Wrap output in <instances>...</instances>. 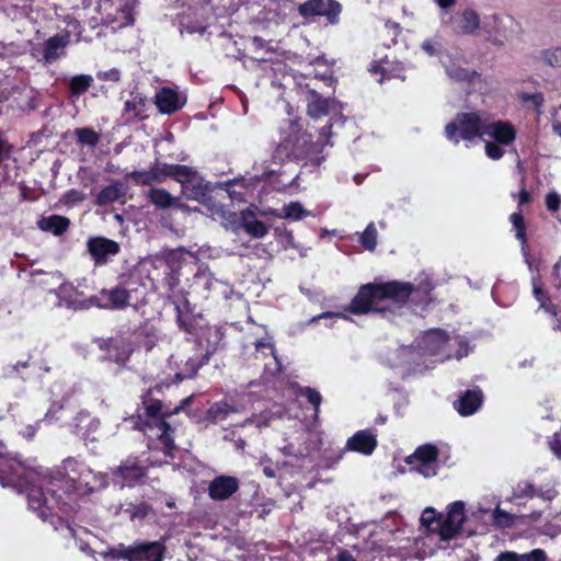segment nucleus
Instances as JSON below:
<instances>
[{"label":"nucleus","instance_id":"nucleus-51","mask_svg":"<svg viewBox=\"0 0 561 561\" xmlns=\"http://www.w3.org/2000/svg\"><path fill=\"white\" fill-rule=\"evenodd\" d=\"M520 561H546L547 556L542 549H534L530 552L519 554Z\"/></svg>","mask_w":561,"mask_h":561},{"label":"nucleus","instance_id":"nucleus-4","mask_svg":"<svg viewBox=\"0 0 561 561\" xmlns=\"http://www.w3.org/2000/svg\"><path fill=\"white\" fill-rule=\"evenodd\" d=\"M279 134L280 140L273 154L275 162L307 160L319 167L324 160V157H312L317 145L312 142L311 135L304 130L300 119H284L279 126Z\"/></svg>","mask_w":561,"mask_h":561},{"label":"nucleus","instance_id":"nucleus-30","mask_svg":"<svg viewBox=\"0 0 561 561\" xmlns=\"http://www.w3.org/2000/svg\"><path fill=\"white\" fill-rule=\"evenodd\" d=\"M69 219L59 215L42 217L37 222L41 230L51 232L55 236L62 234L69 228Z\"/></svg>","mask_w":561,"mask_h":561},{"label":"nucleus","instance_id":"nucleus-53","mask_svg":"<svg viewBox=\"0 0 561 561\" xmlns=\"http://www.w3.org/2000/svg\"><path fill=\"white\" fill-rule=\"evenodd\" d=\"M534 295H535V298L539 301L540 308H543L548 312L554 313V310H551L546 305V301L548 300V298L545 296L541 285L537 282H534Z\"/></svg>","mask_w":561,"mask_h":561},{"label":"nucleus","instance_id":"nucleus-24","mask_svg":"<svg viewBox=\"0 0 561 561\" xmlns=\"http://www.w3.org/2000/svg\"><path fill=\"white\" fill-rule=\"evenodd\" d=\"M483 401V393L480 389L467 390L459 399L455 402V409L462 416L472 415L481 407Z\"/></svg>","mask_w":561,"mask_h":561},{"label":"nucleus","instance_id":"nucleus-37","mask_svg":"<svg viewBox=\"0 0 561 561\" xmlns=\"http://www.w3.org/2000/svg\"><path fill=\"white\" fill-rule=\"evenodd\" d=\"M443 64L445 66L447 76L449 77V79L454 81H471L473 77L478 76L476 71H470L466 68L457 66L455 62L451 61V59H449L448 62L444 61Z\"/></svg>","mask_w":561,"mask_h":561},{"label":"nucleus","instance_id":"nucleus-57","mask_svg":"<svg viewBox=\"0 0 561 561\" xmlns=\"http://www.w3.org/2000/svg\"><path fill=\"white\" fill-rule=\"evenodd\" d=\"M66 199L71 203L82 202L84 199L83 193L77 190H70L65 195Z\"/></svg>","mask_w":561,"mask_h":561},{"label":"nucleus","instance_id":"nucleus-18","mask_svg":"<svg viewBox=\"0 0 561 561\" xmlns=\"http://www.w3.org/2000/svg\"><path fill=\"white\" fill-rule=\"evenodd\" d=\"M92 307L102 309L118 310L127 307L126 296L122 284L115 287L102 289L96 295L91 296Z\"/></svg>","mask_w":561,"mask_h":561},{"label":"nucleus","instance_id":"nucleus-60","mask_svg":"<svg viewBox=\"0 0 561 561\" xmlns=\"http://www.w3.org/2000/svg\"><path fill=\"white\" fill-rule=\"evenodd\" d=\"M329 318H340V319H348V317L344 313L339 312H323L317 317L310 319V322H314L319 319H329Z\"/></svg>","mask_w":561,"mask_h":561},{"label":"nucleus","instance_id":"nucleus-59","mask_svg":"<svg viewBox=\"0 0 561 561\" xmlns=\"http://www.w3.org/2000/svg\"><path fill=\"white\" fill-rule=\"evenodd\" d=\"M496 561H520L519 553L513 551L502 552L497 556Z\"/></svg>","mask_w":561,"mask_h":561},{"label":"nucleus","instance_id":"nucleus-47","mask_svg":"<svg viewBox=\"0 0 561 561\" xmlns=\"http://www.w3.org/2000/svg\"><path fill=\"white\" fill-rule=\"evenodd\" d=\"M542 59L551 67H561V48H552L543 51Z\"/></svg>","mask_w":561,"mask_h":561},{"label":"nucleus","instance_id":"nucleus-43","mask_svg":"<svg viewBox=\"0 0 561 561\" xmlns=\"http://www.w3.org/2000/svg\"><path fill=\"white\" fill-rule=\"evenodd\" d=\"M442 514L437 513L432 507H427L423 511L420 520L423 526L438 533V523L442 522Z\"/></svg>","mask_w":561,"mask_h":561},{"label":"nucleus","instance_id":"nucleus-3","mask_svg":"<svg viewBox=\"0 0 561 561\" xmlns=\"http://www.w3.org/2000/svg\"><path fill=\"white\" fill-rule=\"evenodd\" d=\"M450 337L440 329H432L426 331L416 339L415 344L412 346H404L398 350V356L413 362L415 366L425 365L427 362L431 364L442 363L454 356L450 352ZM460 346H466L463 351H458L455 354L456 358H462L468 355L467 343L459 337L454 340Z\"/></svg>","mask_w":561,"mask_h":561},{"label":"nucleus","instance_id":"nucleus-48","mask_svg":"<svg viewBox=\"0 0 561 561\" xmlns=\"http://www.w3.org/2000/svg\"><path fill=\"white\" fill-rule=\"evenodd\" d=\"M493 520L496 525L501 527L511 526L514 522V517L512 514L496 507L493 512Z\"/></svg>","mask_w":561,"mask_h":561},{"label":"nucleus","instance_id":"nucleus-19","mask_svg":"<svg viewBox=\"0 0 561 561\" xmlns=\"http://www.w3.org/2000/svg\"><path fill=\"white\" fill-rule=\"evenodd\" d=\"M186 103V96L175 89L162 88L154 96V104L162 114H173Z\"/></svg>","mask_w":561,"mask_h":561},{"label":"nucleus","instance_id":"nucleus-61","mask_svg":"<svg viewBox=\"0 0 561 561\" xmlns=\"http://www.w3.org/2000/svg\"><path fill=\"white\" fill-rule=\"evenodd\" d=\"M284 241L286 242L285 248H293L298 249V245L296 244L294 240V234L291 231H285L283 234Z\"/></svg>","mask_w":561,"mask_h":561},{"label":"nucleus","instance_id":"nucleus-6","mask_svg":"<svg viewBox=\"0 0 561 561\" xmlns=\"http://www.w3.org/2000/svg\"><path fill=\"white\" fill-rule=\"evenodd\" d=\"M222 340V333L217 328H207L203 337H198L190 354H174L169 359V365L174 367L175 381L192 378L197 370L208 363Z\"/></svg>","mask_w":561,"mask_h":561},{"label":"nucleus","instance_id":"nucleus-26","mask_svg":"<svg viewBox=\"0 0 561 561\" xmlns=\"http://www.w3.org/2000/svg\"><path fill=\"white\" fill-rule=\"evenodd\" d=\"M455 32L461 35H471L480 26V16L472 9H466L454 16Z\"/></svg>","mask_w":561,"mask_h":561},{"label":"nucleus","instance_id":"nucleus-12","mask_svg":"<svg viewBox=\"0 0 561 561\" xmlns=\"http://www.w3.org/2000/svg\"><path fill=\"white\" fill-rule=\"evenodd\" d=\"M49 295L55 297L53 301L54 307H65L73 310H84L92 307L91 297L84 298L72 284L62 283L55 290H50Z\"/></svg>","mask_w":561,"mask_h":561},{"label":"nucleus","instance_id":"nucleus-1","mask_svg":"<svg viewBox=\"0 0 561 561\" xmlns=\"http://www.w3.org/2000/svg\"><path fill=\"white\" fill-rule=\"evenodd\" d=\"M107 483V474L93 471L77 458L65 459L54 473L44 472L42 468L7 453L0 443V484L25 492L28 507L37 512L43 520L59 506L57 491L51 490L48 496L43 492L44 485H58L66 493L88 495Z\"/></svg>","mask_w":561,"mask_h":561},{"label":"nucleus","instance_id":"nucleus-46","mask_svg":"<svg viewBox=\"0 0 561 561\" xmlns=\"http://www.w3.org/2000/svg\"><path fill=\"white\" fill-rule=\"evenodd\" d=\"M299 394L306 397L307 400L313 405L316 416L319 413L320 404L322 402V397L319 391L313 388L305 387L299 390Z\"/></svg>","mask_w":561,"mask_h":561},{"label":"nucleus","instance_id":"nucleus-38","mask_svg":"<svg viewBox=\"0 0 561 561\" xmlns=\"http://www.w3.org/2000/svg\"><path fill=\"white\" fill-rule=\"evenodd\" d=\"M307 111L313 118L327 115L329 113V101L316 93H312L308 102Z\"/></svg>","mask_w":561,"mask_h":561},{"label":"nucleus","instance_id":"nucleus-25","mask_svg":"<svg viewBox=\"0 0 561 561\" xmlns=\"http://www.w3.org/2000/svg\"><path fill=\"white\" fill-rule=\"evenodd\" d=\"M147 98L138 90L129 92L124 104V113L128 119H144L147 117Z\"/></svg>","mask_w":561,"mask_h":561},{"label":"nucleus","instance_id":"nucleus-44","mask_svg":"<svg viewBox=\"0 0 561 561\" xmlns=\"http://www.w3.org/2000/svg\"><path fill=\"white\" fill-rule=\"evenodd\" d=\"M255 352L257 354H262L263 357H265L266 355H272L275 362L278 364V358L275 354L274 343L272 341V337L267 333L263 339L257 340L255 342Z\"/></svg>","mask_w":561,"mask_h":561},{"label":"nucleus","instance_id":"nucleus-62","mask_svg":"<svg viewBox=\"0 0 561 561\" xmlns=\"http://www.w3.org/2000/svg\"><path fill=\"white\" fill-rule=\"evenodd\" d=\"M148 511H149L148 505L145 503H141L135 507V511L131 513V517L134 518L137 516H145V515H147Z\"/></svg>","mask_w":561,"mask_h":561},{"label":"nucleus","instance_id":"nucleus-32","mask_svg":"<svg viewBox=\"0 0 561 561\" xmlns=\"http://www.w3.org/2000/svg\"><path fill=\"white\" fill-rule=\"evenodd\" d=\"M516 499L539 496L547 501H551L556 496V491L550 489L547 491L537 490L531 483L527 481L519 482L513 491Z\"/></svg>","mask_w":561,"mask_h":561},{"label":"nucleus","instance_id":"nucleus-54","mask_svg":"<svg viewBox=\"0 0 561 561\" xmlns=\"http://www.w3.org/2000/svg\"><path fill=\"white\" fill-rule=\"evenodd\" d=\"M561 199L556 192H550L546 196V206L550 211H557L560 208Z\"/></svg>","mask_w":561,"mask_h":561},{"label":"nucleus","instance_id":"nucleus-8","mask_svg":"<svg viewBox=\"0 0 561 561\" xmlns=\"http://www.w3.org/2000/svg\"><path fill=\"white\" fill-rule=\"evenodd\" d=\"M485 122L486 115L483 113H459L446 125L445 135L456 145L460 139L466 141H472L476 138L484 139Z\"/></svg>","mask_w":561,"mask_h":561},{"label":"nucleus","instance_id":"nucleus-63","mask_svg":"<svg viewBox=\"0 0 561 561\" xmlns=\"http://www.w3.org/2000/svg\"><path fill=\"white\" fill-rule=\"evenodd\" d=\"M517 198H518L519 206H522V205L528 204L530 202V194L523 187L519 191Z\"/></svg>","mask_w":561,"mask_h":561},{"label":"nucleus","instance_id":"nucleus-39","mask_svg":"<svg viewBox=\"0 0 561 561\" xmlns=\"http://www.w3.org/2000/svg\"><path fill=\"white\" fill-rule=\"evenodd\" d=\"M239 412V409L228 401H220L213 404L208 414L214 420H225L229 414Z\"/></svg>","mask_w":561,"mask_h":561},{"label":"nucleus","instance_id":"nucleus-52","mask_svg":"<svg viewBox=\"0 0 561 561\" xmlns=\"http://www.w3.org/2000/svg\"><path fill=\"white\" fill-rule=\"evenodd\" d=\"M520 99L524 101V102H527V101H530L537 113L540 114L541 113V110L540 107L542 106L543 104V95L541 93H535V94H528V93H523Z\"/></svg>","mask_w":561,"mask_h":561},{"label":"nucleus","instance_id":"nucleus-40","mask_svg":"<svg viewBox=\"0 0 561 561\" xmlns=\"http://www.w3.org/2000/svg\"><path fill=\"white\" fill-rule=\"evenodd\" d=\"M179 276L175 273L174 267H172V272L164 278L163 285L168 289V297L172 299L174 304L183 297L182 290L179 289Z\"/></svg>","mask_w":561,"mask_h":561},{"label":"nucleus","instance_id":"nucleus-41","mask_svg":"<svg viewBox=\"0 0 561 561\" xmlns=\"http://www.w3.org/2000/svg\"><path fill=\"white\" fill-rule=\"evenodd\" d=\"M377 229L374 222H369L359 234L358 242L367 250L374 251L377 247Z\"/></svg>","mask_w":561,"mask_h":561},{"label":"nucleus","instance_id":"nucleus-58","mask_svg":"<svg viewBox=\"0 0 561 561\" xmlns=\"http://www.w3.org/2000/svg\"><path fill=\"white\" fill-rule=\"evenodd\" d=\"M280 451L284 456H288V457H301L305 455L302 451L296 450L291 444H288V445L282 447Z\"/></svg>","mask_w":561,"mask_h":561},{"label":"nucleus","instance_id":"nucleus-16","mask_svg":"<svg viewBox=\"0 0 561 561\" xmlns=\"http://www.w3.org/2000/svg\"><path fill=\"white\" fill-rule=\"evenodd\" d=\"M146 473V467L142 461L128 458L121 463V466L112 469V480L114 484L124 486H131L138 483Z\"/></svg>","mask_w":561,"mask_h":561},{"label":"nucleus","instance_id":"nucleus-34","mask_svg":"<svg viewBox=\"0 0 561 561\" xmlns=\"http://www.w3.org/2000/svg\"><path fill=\"white\" fill-rule=\"evenodd\" d=\"M148 196L150 202L159 208H169L172 206L181 207L180 199L178 197H173L163 188H152Z\"/></svg>","mask_w":561,"mask_h":561},{"label":"nucleus","instance_id":"nucleus-7","mask_svg":"<svg viewBox=\"0 0 561 561\" xmlns=\"http://www.w3.org/2000/svg\"><path fill=\"white\" fill-rule=\"evenodd\" d=\"M517 130L508 121H489L486 117L484 127L485 154L491 160H500L505 154L504 147L514 144Z\"/></svg>","mask_w":561,"mask_h":561},{"label":"nucleus","instance_id":"nucleus-2","mask_svg":"<svg viewBox=\"0 0 561 561\" xmlns=\"http://www.w3.org/2000/svg\"><path fill=\"white\" fill-rule=\"evenodd\" d=\"M434 286L430 279H422L417 285L404 282L366 284L362 286L350 304L348 310L355 314L370 311L385 316L391 313V307H401L409 302L414 306L427 305Z\"/></svg>","mask_w":561,"mask_h":561},{"label":"nucleus","instance_id":"nucleus-28","mask_svg":"<svg viewBox=\"0 0 561 561\" xmlns=\"http://www.w3.org/2000/svg\"><path fill=\"white\" fill-rule=\"evenodd\" d=\"M121 284L125 291L127 306H137L145 302L147 290L140 279L129 278Z\"/></svg>","mask_w":561,"mask_h":561},{"label":"nucleus","instance_id":"nucleus-36","mask_svg":"<svg viewBox=\"0 0 561 561\" xmlns=\"http://www.w3.org/2000/svg\"><path fill=\"white\" fill-rule=\"evenodd\" d=\"M93 83V77L91 75H77L69 79V92L71 96H80L89 90Z\"/></svg>","mask_w":561,"mask_h":561},{"label":"nucleus","instance_id":"nucleus-9","mask_svg":"<svg viewBox=\"0 0 561 561\" xmlns=\"http://www.w3.org/2000/svg\"><path fill=\"white\" fill-rule=\"evenodd\" d=\"M165 547L160 541L138 542L131 546L119 543L115 547L107 548L99 554L104 559H126L127 561H162Z\"/></svg>","mask_w":561,"mask_h":561},{"label":"nucleus","instance_id":"nucleus-56","mask_svg":"<svg viewBox=\"0 0 561 561\" xmlns=\"http://www.w3.org/2000/svg\"><path fill=\"white\" fill-rule=\"evenodd\" d=\"M39 427V422L35 423V424H30L27 425L22 432H21V435L26 438V439H32L36 433H37V430Z\"/></svg>","mask_w":561,"mask_h":561},{"label":"nucleus","instance_id":"nucleus-23","mask_svg":"<svg viewBox=\"0 0 561 561\" xmlns=\"http://www.w3.org/2000/svg\"><path fill=\"white\" fill-rule=\"evenodd\" d=\"M70 35L69 33L57 34L55 36L49 37L44 43L43 48V58L46 62L51 64L61 57L65 53L66 46L69 44Z\"/></svg>","mask_w":561,"mask_h":561},{"label":"nucleus","instance_id":"nucleus-13","mask_svg":"<svg viewBox=\"0 0 561 561\" xmlns=\"http://www.w3.org/2000/svg\"><path fill=\"white\" fill-rule=\"evenodd\" d=\"M342 5L335 0H308L298 7L301 16H324L332 25L339 23Z\"/></svg>","mask_w":561,"mask_h":561},{"label":"nucleus","instance_id":"nucleus-31","mask_svg":"<svg viewBox=\"0 0 561 561\" xmlns=\"http://www.w3.org/2000/svg\"><path fill=\"white\" fill-rule=\"evenodd\" d=\"M107 352L111 360L117 364H125L131 354V348L125 340L113 339L108 342Z\"/></svg>","mask_w":561,"mask_h":561},{"label":"nucleus","instance_id":"nucleus-10","mask_svg":"<svg viewBox=\"0 0 561 561\" xmlns=\"http://www.w3.org/2000/svg\"><path fill=\"white\" fill-rule=\"evenodd\" d=\"M185 171L186 165L183 164L156 163L148 171L133 172L131 178L136 183L142 185L162 183L168 178L179 182V179L184 176Z\"/></svg>","mask_w":561,"mask_h":561},{"label":"nucleus","instance_id":"nucleus-45","mask_svg":"<svg viewBox=\"0 0 561 561\" xmlns=\"http://www.w3.org/2000/svg\"><path fill=\"white\" fill-rule=\"evenodd\" d=\"M77 140L90 147H94L98 145L100 140L99 134L91 128H78L76 129Z\"/></svg>","mask_w":561,"mask_h":561},{"label":"nucleus","instance_id":"nucleus-49","mask_svg":"<svg viewBox=\"0 0 561 561\" xmlns=\"http://www.w3.org/2000/svg\"><path fill=\"white\" fill-rule=\"evenodd\" d=\"M259 465L262 468L263 473L267 478H275L278 471V466L272 461L267 456L260 458Z\"/></svg>","mask_w":561,"mask_h":561},{"label":"nucleus","instance_id":"nucleus-20","mask_svg":"<svg viewBox=\"0 0 561 561\" xmlns=\"http://www.w3.org/2000/svg\"><path fill=\"white\" fill-rule=\"evenodd\" d=\"M240 486L236 477L218 476L208 485V495L215 501H225L233 495Z\"/></svg>","mask_w":561,"mask_h":561},{"label":"nucleus","instance_id":"nucleus-22","mask_svg":"<svg viewBox=\"0 0 561 561\" xmlns=\"http://www.w3.org/2000/svg\"><path fill=\"white\" fill-rule=\"evenodd\" d=\"M377 447V435L371 430H362L347 439L345 449L371 455Z\"/></svg>","mask_w":561,"mask_h":561},{"label":"nucleus","instance_id":"nucleus-33","mask_svg":"<svg viewBox=\"0 0 561 561\" xmlns=\"http://www.w3.org/2000/svg\"><path fill=\"white\" fill-rule=\"evenodd\" d=\"M278 218L299 221L306 217L313 216L311 211L307 210L300 202H290L283 206L279 213H274Z\"/></svg>","mask_w":561,"mask_h":561},{"label":"nucleus","instance_id":"nucleus-14","mask_svg":"<svg viewBox=\"0 0 561 561\" xmlns=\"http://www.w3.org/2000/svg\"><path fill=\"white\" fill-rule=\"evenodd\" d=\"M182 194L192 201L206 204L209 199L210 185L192 168L186 165L184 176L179 179Z\"/></svg>","mask_w":561,"mask_h":561},{"label":"nucleus","instance_id":"nucleus-27","mask_svg":"<svg viewBox=\"0 0 561 561\" xmlns=\"http://www.w3.org/2000/svg\"><path fill=\"white\" fill-rule=\"evenodd\" d=\"M126 187L119 181H113L108 185L102 187L95 194V204L99 206H106L118 202L125 196Z\"/></svg>","mask_w":561,"mask_h":561},{"label":"nucleus","instance_id":"nucleus-50","mask_svg":"<svg viewBox=\"0 0 561 561\" xmlns=\"http://www.w3.org/2000/svg\"><path fill=\"white\" fill-rule=\"evenodd\" d=\"M96 78L102 81L118 82L121 80V71L117 68H112L106 71H99Z\"/></svg>","mask_w":561,"mask_h":561},{"label":"nucleus","instance_id":"nucleus-5","mask_svg":"<svg viewBox=\"0 0 561 561\" xmlns=\"http://www.w3.org/2000/svg\"><path fill=\"white\" fill-rule=\"evenodd\" d=\"M145 421L141 431L151 440L149 444L152 459L148 458L149 466L168 463L169 458L174 457L175 445L172 438V428L164 421L167 413L162 412L160 401H152L145 407Z\"/></svg>","mask_w":561,"mask_h":561},{"label":"nucleus","instance_id":"nucleus-64","mask_svg":"<svg viewBox=\"0 0 561 561\" xmlns=\"http://www.w3.org/2000/svg\"><path fill=\"white\" fill-rule=\"evenodd\" d=\"M336 561H357L352 553L346 550H343L337 553Z\"/></svg>","mask_w":561,"mask_h":561},{"label":"nucleus","instance_id":"nucleus-15","mask_svg":"<svg viewBox=\"0 0 561 561\" xmlns=\"http://www.w3.org/2000/svg\"><path fill=\"white\" fill-rule=\"evenodd\" d=\"M466 519L465 503L456 501L449 504L446 516L438 523V535L443 540L456 537Z\"/></svg>","mask_w":561,"mask_h":561},{"label":"nucleus","instance_id":"nucleus-35","mask_svg":"<svg viewBox=\"0 0 561 561\" xmlns=\"http://www.w3.org/2000/svg\"><path fill=\"white\" fill-rule=\"evenodd\" d=\"M243 228L253 238H263L267 228L263 221L257 220L252 213H242Z\"/></svg>","mask_w":561,"mask_h":561},{"label":"nucleus","instance_id":"nucleus-17","mask_svg":"<svg viewBox=\"0 0 561 561\" xmlns=\"http://www.w3.org/2000/svg\"><path fill=\"white\" fill-rule=\"evenodd\" d=\"M87 249L95 265H104L121 251L119 244L105 237H92L87 241Z\"/></svg>","mask_w":561,"mask_h":561},{"label":"nucleus","instance_id":"nucleus-21","mask_svg":"<svg viewBox=\"0 0 561 561\" xmlns=\"http://www.w3.org/2000/svg\"><path fill=\"white\" fill-rule=\"evenodd\" d=\"M72 427L73 433L85 442H95L94 434L100 427V421L87 411H80L73 419Z\"/></svg>","mask_w":561,"mask_h":561},{"label":"nucleus","instance_id":"nucleus-55","mask_svg":"<svg viewBox=\"0 0 561 561\" xmlns=\"http://www.w3.org/2000/svg\"><path fill=\"white\" fill-rule=\"evenodd\" d=\"M551 451L561 459V434L556 433L549 440Z\"/></svg>","mask_w":561,"mask_h":561},{"label":"nucleus","instance_id":"nucleus-29","mask_svg":"<svg viewBox=\"0 0 561 561\" xmlns=\"http://www.w3.org/2000/svg\"><path fill=\"white\" fill-rule=\"evenodd\" d=\"M510 221L513 228L515 229L516 238L520 241L522 252L525 257V262L528 264L529 267H531L530 254L527 245L526 226L520 210L513 213L510 216Z\"/></svg>","mask_w":561,"mask_h":561},{"label":"nucleus","instance_id":"nucleus-11","mask_svg":"<svg viewBox=\"0 0 561 561\" xmlns=\"http://www.w3.org/2000/svg\"><path fill=\"white\" fill-rule=\"evenodd\" d=\"M438 450L434 445H424L419 447L412 455L408 456L405 462L412 470L425 478L434 477L437 473Z\"/></svg>","mask_w":561,"mask_h":561},{"label":"nucleus","instance_id":"nucleus-42","mask_svg":"<svg viewBox=\"0 0 561 561\" xmlns=\"http://www.w3.org/2000/svg\"><path fill=\"white\" fill-rule=\"evenodd\" d=\"M420 541H421L420 538H413V539L407 538L405 543L403 546H399L398 548L390 547V550H393L394 554L401 559L417 557L414 546H417V543Z\"/></svg>","mask_w":561,"mask_h":561}]
</instances>
